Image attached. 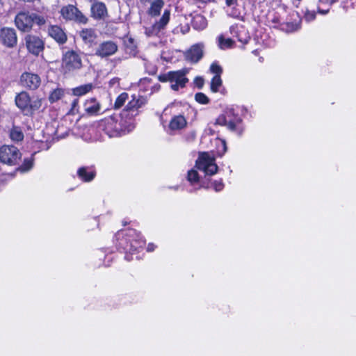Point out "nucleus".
Listing matches in <instances>:
<instances>
[{
	"label": "nucleus",
	"mask_w": 356,
	"mask_h": 356,
	"mask_svg": "<svg viewBox=\"0 0 356 356\" xmlns=\"http://www.w3.org/2000/svg\"><path fill=\"white\" fill-rule=\"evenodd\" d=\"M115 245L118 252L124 254V259L133 260V254L139 252L146 245V240L140 232L128 228L119 230L115 234Z\"/></svg>",
	"instance_id": "obj_1"
},
{
	"label": "nucleus",
	"mask_w": 356,
	"mask_h": 356,
	"mask_svg": "<svg viewBox=\"0 0 356 356\" xmlns=\"http://www.w3.org/2000/svg\"><path fill=\"white\" fill-rule=\"evenodd\" d=\"M43 98L31 97L25 90L17 92L15 97V104L24 116L33 118L35 115L42 111Z\"/></svg>",
	"instance_id": "obj_2"
},
{
	"label": "nucleus",
	"mask_w": 356,
	"mask_h": 356,
	"mask_svg": "<svg viewBox=\"0 0 356 356\" xmlns=\"http://www.w3.org/2000/svg\"><path fill=\"white\" fill-rule=\"evenodd\" d=\"M215 125L226 127L227 129L238 136H241L245 127L241 116L233 108H226L216 119Z\"/></svg>",
	"instance_id": "obj_3"
},
{
	"label": "nucleus",
	"mask_w": 356,
	"mask_h": 356,
	"mask_svg": "<svg viewBox=\"0 0 356 356\" xmlns=\"http://www.w3.org/2000/svg\"><path fill=\"white\" fill-rule=\"evenodd\" d=\"M98 127L109 137H119L128 132L122 118L118 113L101 119L98 122Z\"/></svg>",
	"instance_id": "obj_4"
},
{
	"label": "nucleus",
	"mask_w": 356,
	"mask_h": 356,
	"mask_svg": "<svg viewBox=\"0 0 356 356\" xmlns=\"http://www.w3.org/2000/svg\"><path fill=\"white\" fill-rule=\"evenodd\" d=\"M47 18L35 13H30L29 11H20L15 17L14 23L17 29L24 33L30 32L34 24L39 26L44 25Z\"/></svg>",
	"instance_id": "obj_5"
},
{
	"label": "nucleus",
	"mask_w": 356,
	"mask_h": 356,
	"mask_svg": "<svg viewBox=\"0 0 356 356\" xmlns=\"http://www.w3.org/2000/svg\"><path fill=\"white\" fill-rule=\"evenodd\" d=\"M187 72L186 69L169 71L167 73L160 74L158 76V80L161 83H170V88L174 91H178L179 88H185L189 81L186 77Z\"/></svg>",
	"instance_id": "obj_6"
},
{
	"label": "nucleus",
	"mask_w": 356,
	"mask_h": 356,
	"mask_svg": "<svg viewBox=\"0 0 356 356\" xmlns=\"http://www.w3.org/2000/svg\"><path fill=\"white\" fill-rule=\"evenodd\" d=\"M60 17L65 22H72L77 24L86 25L89 18L76 6V5L67 4L61 7Z\"/></svg>",
	"instance_id": "obj_7"
},
{
	"label": "nucleus",
	"mask_w": 356,
	"mask_h": 356,
	"mask_svg": "<svg viewBox=\"0 0 356 356\" xmlns=\"http://www.w3.org/2000/svg\"><path fill=\"white\" fill-rule=\"evenodd\" d=\"M83 67V62L80 53L70 49L63 54L61 68L65 74L79 70Z\"/></svg>",
	"instance_id": "obj_8"
},
{
	"label": "nucleus",
	"mask_w": 356,
	"mask_h": 356,
	"mask_svg": "<svg viewBox=\"0 0 356 356\" xmlns=\"http://www.w3.org/2000/svg\"><path fill=\"white\" fill-rule=\"evenodd\" d=\"M19 149L13 145H3L0 147V163L8 166H15L22 159Z\"/></svg>",
	"instance_id": "obj_9"
},
{
	"label": "nucleus",
	"mask_w": 356,
	"mask_h": 356,
	"mask_svg": "<svg viewBox=\"0 0 356 356\" xmlns=\"http://www.w3.org/2000/svg\"><path fill=\"white\" fill-rule=\"evenodd\" d=\"M195 167L201 171H203L206 175L212 176L218 172V166L216 163V159L211 156L208 152H202L200 154L195 161Z\"/></svg>",
	"instance_id": "obj_10"
},
{
	"label": "nucleus",
	"mask_w": 356,
	"mask_h": 356,
	"mask_svg": "<svg viewBox=\"0 0 356 356\" xmlns=\"http://www.w3.org/2000/svg\"><path fill=\"white\" fill-rule=\"evenodd\" d=\"M170 9H165L159 20L156 21L152 26L145 28V35L147 37L159 36L166 29L170 19Z\"/></svg>",
	"instance_id": "obj_11"
},
{
	"label": "nucleus",
	"mask_w": 356,
	"mask_h": 356,
	"mask_svg": "<svg viewBox=\"0 0 356 356\" xmlns=\"http://www.w3.org/2000/svg\"><path fill=\"white\" fill-rule=\"evenodd\" d=\"M118 44L113 40H104L95 49L94 55L101 58H108L118 51Z\"/></svg>",
	"instance_id": "obj_12"
},
{
	"label": "nucleus",
	"mask_w": 356,
	"mask_h": 356,
	"mask_svg": "<svg viewBox=\"0 0 356 356\" xmlns=\"http://www.w3.org/2000/svg\"><path fill=\"white\" fill-rule=\"evenodd\" d=\"M41 78L35 73L24 72L19 76V85L28 90H38L41 85Z\"/></svg>",
	"instance_id": "obj_13"
},
{
	"label": "nucleus",
	"mask_w": 356,
	"mask_h": 356,
	"mask_svg": "<svg viewBox=\"0 0 356 356\" xmlns=\"http://www.w3.org/2000/svg\"><path fill=\"white\" fill-rule=\"evenodd\" d=\"M27 51L34 56H38L44 49V41L42 38L33 35L27 34L24 38Z\"/></svg>",
	"instance_id": "obj_14"
},
{
	"label": "nucleus",
	"mask_w": 356,
	"mask_h": 356,
	"mask_svg": "<svg viewBox=\"0 0 356 356\" xmlns=\"http://www.w3.org/2000/svg\"><path fill=\"white\" fill-rule=\"evenodd\" d=\"M90 5V17L96 21H104L109 17L106 3L99 0L92 1Z\"/></svg>",
	"instance_id": "obj_15"
},
{
	"label": "nucleus",
	"mask_w": 356,
	"mask_h": 356,
	"mask_svg": "<svg viewBox=\"0 0 356 356\" xmlns=\"http://www.w3.org/2000/svg\"><path fill=\"white\" fill-rule=\"evenodd\" d=\"M147 103L146 97L134 94L131 95V99L126 105L124 111L130 113L132 116H136L140 112V108L145 106Z\"/></svg>",
	"instance_id": "obj_16"
},
{
	"label": "nucleus",
	"mask_w": 356,
	"mask_h": 356,
	"mask_svg": "<svg viewBox=\"0 0 356 356\" xmlns=\"http://www.w3.org/2000/svg\"><path fill=\"white\" fill-rule=\"evenodd\" d=\"M83 115L87 117H95L102 113V104L95 97L86 99L83 104Z\"/></svg>",
	"instance_id": "obj_17"
},
{
	"label": "nucleus",
	"mask_w": 356,
	"mask_h": 356,
	"mask_svg": "<svg viewBox=\"0 0 356 356\" xmlns=\"http://www.w3.org/2000/svg\"><path fill=\"white\" fill-rule=\"evenodd\" d=\"M0 40L2 44L8 48H13L17 44V35L15 29L3 27L0 29Z\"/></svg>",
	"instance_id": "obj_18"
},
{
	"label": "nucleus",
	"mask_w": 356,
	"mask_h": 356,
	"mask_svg": "<svg viewBox=\"0 0 356 356\" xmlns=\"http://www.w3.org/2000/svg\"><path fill=\"white\" fill-rule=\"evenodd\" d=\"M47 34L59 45H63L67 41L66 32L59 25L50 24L47 29Z\"/></svg>",
	"instance_id": "obj_19"
},
{
	"label": "nucleus",
	"mask_w": 356,
	"mask_h": 356,
	"mask_svg": "<svg viewBox=\"0 0 356 356\" xmlns=\"http://www.w3.org/2000/svg\"><path fill=\"white\" fill-rule=\"evenodd\" d=\"M79 35L81 38L84 44L89 48L93 47L97 44V34L93 28H83L79 32Z\"/></svg>",
	"instance_id": "obj_20"
},
{
	"label": "nucleus",
	"mask_w": 356,
	"mask_h": 356,
	"mask_svg": "<svg viewBox=\"0 0 356 356\" xmlns=\"http://www.w3.org/2000/svg\"><path fill=\"white\" fill-rule=\"evenodd\" d=\"M77 177L83 182L92 181L97 175V171L94 166H81L76 172Z\"/></svg>",
	"instance_id": "obj_21"
},
{
	"label": "nucleus",
	"mask_w": 356,
	"mask_h": 356,
	"mask_svg": "<svg viewBox=\"0 0 356 356\" xmlns=\"http://www.w3.org/2000/svg\"><path fill=\"white\" fill-rule=\"evenodd\" d=\"M203 55L202 47L199 44H195L187 51L186 58L191 63H197L202 59Z\"/></svg>",
	"instance_id": "obj_22"
},
{
	"label": "nucleus",
	"mask_w": 356,
	"mask_h": 356,
	"mask_svg": "<svg viewBox=\"0 0 356 356\" xmlns=\"http://www.w3.org/2000/svg\"><path fill=\"white\" fill-rule=\"evenodd\" d=\"M122 44L126 54L135 56L138 54L136 42L129 34L124 35L122 38Z\"/></svg>",
	"instance_id": "obj_23"
},
{
	"label": "nucleus",
	"mask_w": 356,
	"mask_h": 356,
	"mask_svg": "<svg viewBox=\"0 0 356 356\" xmlns=\"http://www.w3.org/2000/svg\"><path fill=\"white\" fill-rule=\"evenodd\" d=\"M231 33L242 44H247L250 40L248 31L243 26L232 27Z\"/></svg>",
	"instance_id": "obj_24"
},
{
	"label": "nucleus",
	"mask_w": 356,
	"mask_h": 356,
	"mask_svg": "<svg viewBox=\"0 0 356 356\" xmlns=\"http://www.w3.org/2000/svg\"><path fill=\"white\" fill-rule=\"evenodd\" d=\"M187 126V120L183 115H174L168 124V127L171 131H179Z\"/></svg>",
	"instance_id": "obj_25"
},
{
	"label": "nucleus",
	"mask_w": 356,
	"mask_h": 356,
	"mask_svg": "<svg viewBox=\"0 0 356 356\" xmlns=\"http://www.w3.org/2000/svg\"><path fill=\"white\" fill-rule=\"evenodd\" d=\"M9 137L14 143L24 140V134L21 127L13 124L9 131Z\"/></svg>",
	"instance_id": "obj_26"
},
{
	"label": "nucleus",
	"mask_w": 356,
	"mask_h": 356,
	"mask_svg": "<svg viewBox=\"0 0 356 356\" xmlns=\"http://www.w3.org/2000/svg\"><path fill=\"white\" fill-rule=\"evenodd\" d=\"M95 88V85L92 83L81 85L72 89V95L77 97L83 96Z\"/></svg>",
	"instance_id": "obj_27"
},
{
	"label": "nucleus",
	"mask_w": 356,
	"mask_h": 356,
	"mask_svg": "<svg viewBox=\"0 0 356 356\" xmlns=\"http://www.w3.org/2000/svg\"><path fill=\"white\" fill-rule=\"evenodd\" d=\"M164 6L163 0H154L147 10V14L151 17H158L161 14V9Z\"/></svg>",
	"instance_id": "obj_28"
},
{
	"label": "nucleus",
	"mask_w": 356,
	"mask_h": 356,
	"mask_svg": "<svg viewBox=\"0 0 356 356\" xmlns=\"http://www.w3.org/2000/svg\"><path fill=\"white\" fill-rule=\"evenodd\" d=\"M35 154L36 152L32 153L31 156L24 158L22 163L17 168V170L21 172H26L31 170L34 165Z\"/></svg>",
	"instance_id": "obj_29"
},
{
	"label": "nucleus",
	"mask_w": 356,
	"mask_h": 356,
	"mask_svg": "<svg viewBox=\"0 0 356 356\" xmlns=\"http://www.w3.org/2000/svg\"><path fill=\"white\" fill-rule=\"evenodd\" d=\"M336 0H318L317 3V13L321 15L327 14Z\"/></svg>",
	"instance_id": "obj_30"
},
{
	"label": "nucleus",
	"mask_w": 356,
	"mask_h": 356,
	"mask_svg": "<svg viewBox=\"0 0 356 356\" xmlns=\"http://www.w3.org/2000/svg\"><path fill=\"white\" fill-rule=\"evenodd\" d=\"M275 29L286 33H292L299 29V24L295 22H282L279 26H275Z\"/></svg>",
	"instance_id": "obj_31"
},
{
	"label": "nucleus",
	"mask_w": 356,
	"mask_h": 356,
	"mask_svg": "<svg viewBox=\"0 0 356 356\" xmlns=\"http://www.w3.org/2000/svg\"><path fill=\"white\" fill-rule=\"evenodd\" d=\"M192 25L195 29L203 30L207 26V21L203 15H198L193 17Z\"/></svg>",
	"instance_id": "obj_32"
},
{
	"label": "nucleus",
	"mask_w": 356,
	"mask_h": 356,
	"mask_svg": "<svg viewBox=\"0 0 356 356\" xmlns=\"http://www.w3.org/2000/svg\"><path fill=\"white\" fill-rule=\"evenodd\" d=\"M234 44V41L232 38H225L222 34L218 37V46L220 49H231Z\"/></svg>",
	"instance_id": "obj_33"
},
{
	"label": "nucleus",
	"mask_w": 356,
	"mask_h": 356,
	"mask_svg": "<svg viewBox=\"0 0 356 356\" xmlns=\"http://www.w3.org/2000/svg\"><path fill=\"white\" fill-rule=\"evenodd\" d=\"M210 184L216 192H220L222 191L225 187V184L222 179L215 180L211 183L208 182L207 184L204 181H202L201 184V187L209 188L210 187Z\"/></svg>",
	"instance_id": "obj_34"
},
{
	"label": "nucleus",
	"mask_w": 356,
	"mask_h": 356,
	"mask_svg": "<svg viewBox=\"0 0 356 356\" xmlns=\"http://www.w3.org/2000/svg\"><path fill=\"white\" fill-rule=\"evenodd\" d=\"M65 91L61 88H57L50 92L48 99L51 104L55 103L60 100L64 95Z\"/></svg>",
	"instance_id": "obj_35"
},
{
	"label": "nucleus",
	"mask_w": 356,
	"mask_h": 356,
	"mask_svg": "<svg viewBox=\"0 0 356 356\" xmlns=\"http://www.w3.org/2000/svg\"><path fill=\"white\" fill-rule=\"evenodd\" d=\"M222 84L221 76H213L211 80L210 89L213 92H217L219 91L220 87Z\"/></svg>",
	"instance_id": "obj_36"
},
{
	"label": "nucleus",
	"mask_w": 356,
	"mask_h": 356,
	"mask_svg": "<svg viewBox=\"0 0 356 356\" xmlns=\"http://www.w3.org/2000/svg\"><path fill=\"white\" fill-rule=\"evenodd\" d=\"M129 98V95L126 92H123L120 93L117 98L115 99V101L114 102V108L119 109L120 108L124 103L127 102V100Z\"/></svg>",
	"instance_id": "obj_37"
},
{
	"label": "nucleus",
	"mask_w": 356,
	"mask_h": 356,
	"mask_svg": "<svg viewBox=\"0 0 356 356\" xmlns=\"http://www.w3.org/2000/svg\"><path fill=\"white\" fill-rule=\"evenodd\" d=\"M187 180L193 185L200 181V176L197 170L191 169L188 171Z\"/></svg>",
	"instance_id": "obj_38"
},
{
	"label": "nucleus",
	"mask_w": 356,
	"mask_h": 356,
	"mask_svg": "<svg viewBox=\"0 0 356 356\" xmlns=\"http://www.w3.org/2000/svg\"><path fill=\"white\" fill-rule=\"evenodd\" d=\"M209 71L211 73L213 74L214 76H221L223 72L222 67L220 66L218 61L216 60L211 64Z\"/></svg>",
	"instance_id": "obj_39"
},
{
	"label": "nucleus",
	"mask_w": 356,
	"mask_h": 356,
	"mask_svg": "<svg viewBox=\"0 0 356 356\" xmlns=\"http://www.w3.org/2000/svg\"><path fill=\"white\" fill-rule=\"evenodd\" d=\"M195 100L200 104H208L210 102L209 98L203 92H197L195 95Z\"/></svg>",
	"instance_id": "obj_40"
},
{
	"label": "nucleus",
	"mask_w": 356,
	"mask_h": 356,
	"mask_svg": "<svg viewBox=\"0 0 356 356\" xmlns=\"http://www.w3.org/2000/svg\"><path fill=\"white\" fill-rule=\"evenodd\" d=\"M316 13L315 10H310L308 8H306L304 12L303 17L305 20L307 22H312L316 19Z\"/></svg>",
	"instance_id": "obj_41"
},
{
	"label": "nucleus",
	"mask_w": 356,
	"mask_h": 356,
	"mask_svg": "<svg viewBox=\"0 0 356 356\" xmlns=\"http://www.w3.org/2000/svg\"><path fill=\"white\" fill-rule=\"evenodd\" d=\"M194 83L197 88L201 89L204 86V80L201 76H197L194 79Z\"/></svg>",
	"instance_id": "obj_42"
},
{
	"label": "nucleus",
	"mask_w": 356,
	"mask_h": 356,
	"mask_svg": "<svg viewBox=\"0 0 356 356\" xmlns=\"http://www.w3.org/2000/svg\"><path fill=\"white\" fill-rule=\"evenodd\" d=\"M271 22L275 24L274 26H273L274 28H275V26H279L280 24L282 23V22H280V17L278 16H276V15H275L272 18Z\"/></svg>",
	"instance_id": "obj_43"
},
{
	"label": "nucleus",
	"mask_w": 356,
	"mask_h": 356,
	"mask_svg": "<svg viewBox=\"0 0 356 356\" xmlns=\"http://www.w3.org/2000/svg\"><path fill=\"white\" fill-rule=\"evenodd\" d=\"M156 248V245L155 244H154L153 243H149L147 244V251L149 252H152L154 251Z\"/></svg>",
	"instance_id": "obj_44"
},
{
	"label": "nucleus",
	"mask_w": 356,
	"mask_h": 356,
	"mask_svg": "<svg viewBox=\"0 0 356 356\" xmlns=\"http://www.w3.org/2000/svg\"><path fill=\"white\" fill-rule=\"evenodd\" d=\"M238 0H225V3L227 6L230 7L233 5H236Z\"/></svg>",
	"instance_id": "obj_45"
},
{
	"label": "nucleus",
	"mask_w": 356,
	"mask_h": 356,
	"mask_svg": "<svg viewBox=\"0 0 356 356\" xmlns=\"http://www.w3.org/2000/svg\"><path fill=\"white\" fill-rule=\"evenodd\" d=\"M79 106V99H75L73 100L72 103V108L71 110H74L76 107H78Z\"/></svg>",
	"instance_id": "obj_46"
},
{
	"label": "nucleus",
	"mask_w": 356,
	"mask_h": 356,
	"mask_svg": "<svg viewBox=\"0 0 356 356\" xmlns=\"http://www.w3.org/2000/svg\"><path fill=\"white\" fill-rule=\"evenodd\" d=\"M140 82L142 83H152V79L145 77L140 80Z\"/></svg>",
	"instance_id": "obj_47"
},
{
	"label": "nucleus",
	"mask_w": 356,
	"mask_h": 356,
	"mask_svg": "<svg viewBox=\"0 0 356 356\" xmlns=\"http://www.w3.org/2000/svg\"><path fill=\"white\" fill-rule=\"evenodd\" d=\"M223 153L227 151V146L225 140H222Z\"/></svg>",
	"instance_id": "obj_48"
},
{
	"label": "nucleus",
	"mask_w": 356,
	"mask_h": 356,
	"mask_svg": "<svg viewBox=\"0 0 356 356\" xmlns=\"http://www.w3.org/2000/svg\"><path fill=\"white\" fill-rule=\"evenodd\" d=\"M252 54H253L254 55L257 56H259V49H254V50H253V51H252Z\"/></svg>",
	"instance_id": "obj_49"
},
{
	"label": "nucleus",
	"mask_w": 356,
	"mask_h": 356,
	"mask_svg": "<svg viewBox=\"0 0 356 356\" xmlns=\"http://www.w3.org/2000/svg\"><path fill=\"white\" fill-rule=\"evenodd\" d=\"M128 223H129V222H127V221H123V222H122V225H123L124 226H126L127 225H128Z\"/></svg>",
	"instance_id": "obj_50"
},
{
	"label": "nucleus",
	"mask_w": 356,
	"mask_h": 356,
	"mask_svg": "<svg viewBox=\"0 0 356 356\" xmlns=\"http://www.w3.org/2000/svg\"><path fill=\"white\" fill-rule=\"evenodd\" d=\"M141 3H146L148 1V0H140Z\"/></svg>",
	"instance_id": "obj_51"
}]
</instances>
